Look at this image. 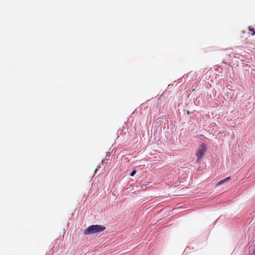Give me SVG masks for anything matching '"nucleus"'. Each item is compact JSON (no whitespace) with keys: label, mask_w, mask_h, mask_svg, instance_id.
Segmentation results:
<instances>
[{"label":"nucleus","mask_w":255,"mask_h":255,"mask_svg":"<svg viewBox=\"0 0 255 255\" xmlns=\"http://www.w3.org/2000/svg\"><path fill=\"white\" fill-rule=\"evenodd\" d=\"M105 229V227L102 225H91L89 226L84 231V234L87 235L100 233L104 231Z\"/></svg>","instance_id":"f257e3e1"},{"label":"nucleus","mask_w":255,"mask_h":255,"mask_svg":"<svg viewBox=\"0 0 255 255\" xmlns=\"http://www.w3.org/2000/svg\"><path fill=\"white\" fill-rule=\"evenodd\" d=\"M207 150V146L204 144L201 145L198 148L196 155L197 157V161L199 162L205 155V152Z\"/></svg>","instance_id":"f03ea898"},{"label":"nucleus","mask_w":255,"mask_h":255,"mask_svg":"<svg viewBox=\"0 0 255 255\" xmlns=\"http://www.w3.org/2000/svg\"><path fill=\"white\" fill-rule=\"evenodd\" d=\"M230 180H231L230 177H227L225 179H223V180L220 181L219 182H218V183L217 184V185L220 186L221 185H222V184H224L225 183L229 181Z\"/></svg>","instance_id":"7ed1b4c3"},{"label":"nucleus","mask_w":255,"mask_h":255,"mask_svg":"<svg viewBox=\"0 0 255 255\" xmlns=\"http://www.w3.org/2000/svg\"><path fill=\"white\" fill-rule=\"evenodd\" d=\"M136 172V170H133L130 173V176H134Z\"/></svg>","instance_id":"20e7f679"},{"label":"nucleus","mask_w":255,"mask_h":255,"mask_svg":"<svg viewBox=\"0 0 255 255\" xmlns=\"http://www.w3.org/2000/svg\"><path fill=\"white\" fill-rule=\"evenodd\" d=\"M249 30L253 31V33L252 34V35H254L255 34V30L253 28H252L250 27V28H249Z\"/></svg>","instance_id":"39448f33"},{"label":"nucleus","mask_w":255,"mask_h":255,"mask_svg":"<svg viewBox=\"0 0 255 255\" xmlns=\"http://www.w3.org/2000/svg\"><path fill=\"white\" fill-rule=\"evenodd\" d=\"M253 254L255 255V250L253 251Z\"/></svg>","instance_id":"423d86ee"}]
</instances>
